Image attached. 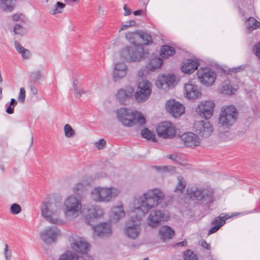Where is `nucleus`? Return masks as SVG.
Masks as SVG:
<instances>
[{
  "label": "nucleus",
  "mask_w": 260,
  "mask_h": 260,
  "mask_svg": "<svg viewBox=\"0 0 260 260\" xmlns=\"http://www.w3.org/2000/svg\"><path fill=\"white\" fill-rule=\"evenodd\" d=\"M65 214L67 216L76 217L81 209V203L74 196H70L65 201Z\"/></svg>",
  "instance_id": "10"
},
{
  "label": "nucleus",
  "mask_w": 260,
  "mask_h": 260,
  "mask_svg": "<svg viewBox=\"0 0 260 260\" xmlns=\"http://www.w3.org/2000/svg\"><path fill=\"white\" fill-rule=\"evenodd\" d=\"M158 135L164 139H171L175 137L176 132L174 125L171 122L164 121L156 127Z\"/></svg>",
  "instance_id": "11"
},
{
  "label": "nucleus",
  "mask_w": 260,
  "mask_h": 260,
  "mask_svg": "<svg viewBox=\"0 0 260 260\" xmlns=\"http://www.w3.org/2000/svg\"><path fill=\"white\" fill-rule=\"evenodd\" d=\"M177 155H173V154H170L168 156V158L169 159H171L173 160H176L177 158Z\"/></svg>",
  "instance_id": "63"
},
{
  "label": "nucleus",
  "mask_w": 260,
  "mask_h": 260,
  "mask_svg": "<svg viewBox=\"0 0 260 260\" xmlns=\"http://www.w3.org/2000/svg\"><path fill=\"white\" fill-rule=\"evenodd\" d=\"M14 31L16 34H21L22 32V26L19 24H16L14 27Z\"/></svg>",
  "instance_id": "51"
},
{
  "label": "nucleus",
  "mask_w": 260,
  "mask_h": 260,
  "mask_svg": "<svg viewBox=\"0 0 260 260\" xmlns=\"http://www.w3.org/2000/svg\"><path fill=\"white\" fill-rule=\"evenodd\" d=\"M88 213L86 216L85 221L87 224L93 226L91 223L92 220L98 218L103 215V210L99 206H92L88 210Z\"/></svg>",
  "instance_id": "21"
},
{
  "label": "nucleus",
  "mask_w": 260,
  "mask_h": 260,
  "mask_svg": "<svg viewBox=\"0 0 260 260\" xmlns=\"http://www.w3.org/2000/svg\"><path fill=\"white\" fill-rule=\"evenodd\" d=\"M198 77L201 82L206 85H211L215 81L216 73L208 68H201L197 72Z\"/></svg>",
  "instance_id": "16"
},
{
  "label": "nucleus",
  "mask_w": 260,
  "mask_h": 260,
  "mask_svg": "<svg viewBox=\"0 0 260 260\" xmlns=\"http://www.w3.org/2000/svg\"><path fill=\"white\" fill-rule=\"evenodd\" d=\"M118 120L125 126L131 127L139 124L141 125L146 122L142 114L136 111H132L126 108H121L116 111Z\"/></svg>",
  "instance_id": "3"
},
{
  "label": "nucleus",
  "mask_w": 260,
  "mask_h": 260,
  "mask_svg": "<svg viewBox=\"0 0 260 260\" xmlns=\"http://www.w3.org/2000/svg\"><path fill=\"white\" fill-rule=\"evenodd\" d=\"M181 140L187 147H194L200 144L199 137L193 133L188 132L181 136Z\"/></svg>",
  "instance_id": "19"
},
{
  "label": "nucleus",
  "mask_w": 260,
  "mask_h": 260,
  "mask_svg": "<svg viewBox=\"0 0 260 260\" xmlns=\"http://www.w3.org/2000/svg\"><path fill=\"white\" fill-rule=\"evenodd\" d=\"M134 89L130 86L119 89L116 95L117 99L122 105H126V102L133 95Z\"/></svg>",
  "instance_id": "20"
},
{
  "label": "nucleus",
  "mask_w": 260,
  "mask_h": 260,
  "mask_svg": "<svg viewBox=\"0 0 260 260\" xmlns=\"http://www.w3.org/2000/svg\"><path fill=\"white\" fill-rule=\"evenodd\" d=\"M255 55L260 59V42L255 45Z\"/></svg>",
  "instance_id": "53"
},
{
  "label": "nucleus",
  "mask_w": 260,
  "mask_h": 260,
  "mask_svg": "<svg viewBox=\"0 0 260 260\" xmlns=\"http://www.w3.org/2000/svg\"><path fill=\"white\" fill-rule=\"evenodd\" d=\"M152 92V84L149 81L143 80L139 83L135 94V100L138 103H143L150 97Z\"/></svg>",
  "instance_id": "7"
},
{
  "label": "nucleus",
  "mask_w": 260,
  "mask_h": 260,
  "mask_svg": "<svg viewBox=\"0 0 260 260\" xmlns=\"http://www.w3.org/2000/svg\"><path fill=\"white\" fill-rule=\"evenodd\" d=\"M236 89L229 84H226L222 87V93L228 95H232L234 94Z\"/></svg>",
  "instance_id": "37"
},
{
  "label": "nucleus",
  "mask_w": 260,
  "mask_h": 260,
  "mask_svg": "<svg viewBox=\"0 0 260 260\" xmlns=\"http://www.w3.org/2000/svg\"><path fill=\"white\" fill-rule=\"evenodd\" d=\"M193 130L203 137H209L213 131L211 124L206 120L196 121L193 124Z\"/></svg>",
  "instance_id": "13"
},
{
  "label": "nucleus",
  "mask_w": 260,
  "mask_h": 260,
  "mask_svg": "<svg viewBox=\"0 0 260 260\" xmlns=\"http://www.w3.org/2000/svg\"><path fill=\"white\" fill-rule=\"evenodd\" d=\"M156 86L159 88H162L164 84H165L164 81H161V77L159 78L158 80L156 82Z\"/></svg>",
  "instance_id": "54"
},
{
  "label": "nucleus",
  "mask_w": 260,
  "mask_h": 260,
  "mask_svg": "<svg viewBox=\"0 0 260 260\" xmlns=\"http://www.w3.org/2000/svg\"><path fill=\"white\" fill-rule=\"evenodd\" d=\"M41 208L42 216L51 223L60 224L61 221L57 218H53V216L56 214L57 207L55 203L52 202H44Z\"/></svg>",
  "instance_id": "8"
},
{
  "label": "nucleus",
  "mask_w": 260,
  "mask_h": 260,
  "mask_svg": "<svg viewBox=\"0 0 260 260\" xmlns=\"http://www.w3.org/2000/svg\"><path fill=\"white\" fill-rule=\"evenodd\" d=\"M79 256L77 254L71 251H67L62 253L58 260H78Z\"/></svg>",
  "instance_id": "31"
},
{
  "label": "nucleus",
  "mask_w": 260,
  "mask_h": 260,
  "mask_svg": "<svg viewBox=\"0 0 260 260\" xmlns=\"http://www.w3.org/2000/svg\"><path fill=\"white\" fill-rule=\"evenodd\" d=\"M60 231L56 226L47 227L40 233L41 239L47 245L55 242Z\"/></svg>",
  "instance_id": "14"
},
{
  "label": "nucleus",
  "mask_w": 260,
  "mask_h": 260,
  "mask_svg": "<svg viewBox=\"0 0 260 260\" xmlns=\"http://www.w3.org/2000/svg\"><path fill=\"white\" fill-rule=\"evenodd\" d=\"M161 81H164L166 85L170 87L173 85L175 81V76L174 75H163L161 76Z\"/></svg>",
  "instance_id": "34"
},
{
  "label": "nucleus",
  "mask_w": 260,
  "mask_h": 260,
  "mask_svg": "<svg viewBox=\"0 0 260 260\" xmlns=\"http://www.w3.org/2000/svg\"><path fill=\"white\" fill-rule=\"evenodd\" d=\"M190 197L193 200L202 201V203L208 207L214 201L213 191L208 189L191 191Z\"/></svg>",
  "instance_id": "9"
},
{
  "label": "nucleus",
  "mask_w": 260,
  "mask_h": 260,
  "mask_svg": "<svg viewBox=\"0 0 260 260\" xmlns=\"http://www.w3.org/2000/svg\"><path fill=\"white\" fill-rule=\"evenodd\" d=\"M144 13V11L143 10H138L134 11L133 14L135 16H139L141 15Z\"/></svg>",
  "instance_id": "59"
},
{
  "label": "nucleus",
  "mask_w": 260,
  "mask_h": 260,
  "mask_svg": "<svg viewBox=\"0 0 260 260\" xmlns=\"http://www.w3.org/2000/svg\"><path fill=\"white\" fill-rule=\"evenodd\" d=\"M77 83H78V80L77 79H75L73 81V86H74V90L77 92V93L80 96L82 93H83V91H82L81 90H79L78 91L77 89Z\"/></svg>",
  "instance_id": "52"
},
{
  "label": "nucleus",
  "mask_w": 260,
  "mask_h": 260,
  "mask_svg": "<svg viewBox=\"0 0 260 260\" xmlns=\"http://www.w3.org/2000/svg\"><path fill=\"white\" fill-rule=\"evenodd\" d=\"M106 141L103 139H101L98 142H97L95 143V146L99 149L100 150V149H102L104 147V146L106 145Z\"/></svg>",
  "instance_id": "46"
},
{
  "label": "nucleus",
  "mask_w": 260,
  "mask_h": 260,
  "mask_svg": "<svg viewBox=\"0 0 260 260\" xmlns=\"http://www.w3.org/2000/svg\"><path fill=\"white\" fill-rule=\"evenodd\" d=\"M14 107L15 106L10 104L6 109V112L9 114H13L14 113Z\"/></svg>",
  "instance_id": "55"
},
{
  "label": "nucleus",
  "mask_w": 260,
  "mask_h": 260,
  "mask_svg": "<svg viewBox=\"0 0 260 260\" xmlns=\"http://www.w3.org/2000/svg\"><path fill=\"white\" fill-rule=\"evenodd\" d=\"M30 89L33 94H36L38 93V89L34 85L30 86Z\"/></svg>",
  "instance_id": "60"
},
{
  "label": "nucleus",
  "mask_w": 260,
  "mask_h": 260,
  "mask_svg": "<svg viewBox=\"0 0 260 260\" xmlns=\"http://www.w3.org/2000/svg\"><path fill=\"white\" fill-rule=\"evenodd\" d=\"M154 168L159 172H168L173 170L174 169L172 166H154Z\"/></svg>",
  "instance_id": "43"
},
{
  "label": "nucleus",
  "mask_w": 260,
  "mask_h": 260,
  "mask_svg": "<svg viewBox=\"0 0 260 260\" xmlns=\"http://www.w3.org/2000/svg\"><path fill=\"white\" fill-rule=\"evenodd\" d=\"M4 255L5 258H12V251L9 249L8 245L5 244L4 248Z\"/></svg>",
  "instance_id": "47"
},
{
  "label": "nucleus",
  "mask_w": 260,
  "mask_h": 260,
  "mask_svg": "<svg viewBox=\"0 0 260 260\" xmlns=\"http://www.w3.org/2000/svg\"><path fill=\"white\" fill-rule=\"evenodd\" d=\"M174 235V230L169 226L164 225L159 229L158 236L163 241L172 239Z\"/></svg>",
  "instance_id": "25"
},
{
  "label": "nucleus",
  "mask_w": 260,
  "mask_h": 260,
  "mask_svg": "<svg viewBox=\"0 0 260 260\" xmlns=\"http://www.w3.org/2000/svg\"><path fill=\"white\" fill-rule=\"evenodd\" d=\"M184 260H198V258L193 251L187 250L184 252Z\"/></svg>",
  "instance_id": "40"
},
{
  "label": "nucleus",
  "mask_w": 260,
  "mask_h": 260,
  "mask_svg": "<svg viewBox=\"0 0 260 260\" xmlns=\"http://www.w3.org/2000/svg\"><path fill=\"white\" fill-rule=\"evenodd\" d=\"M17 102L14 99H11L10 104L15 107L17 105Z\"/></svg>",
  "instance_id": "64"
},
{
  "label": "nucleus",
  "mask_w": 260,
  "mask_h": 260,
  "mask_svg": "<svg viewBox=\"0 0 260 260\" xmlns=\"http://www.w3.org/2000/svg\"><path fill=\"white\" fill-rule=\"evenodd\" d=\"M126 23L127 24V26H128V27L134 26L136 24V22L132 20L126 22Z\"/></svg>",
  "instance_id": "58"
},
{
  "label": "nucleus",
  "mask_w": 260,
  "mask_h": 260,
  "mask_svg": "<svg viewBox=\"0 0 260 260\" xmlns=\"http://www.w3.org/2000/svg\"><path fill=\"white\" fill-rule=\"evenodd\" d=\"M20 54H21L22 58L25 59H29L31 55L30 51L26 49H25V50L22 52Z\"/></svg>",
  "instance_id": "50"
},
{
  "label": "nucleus",
  "mask_w": 260,
  "mask_h": 260,
  "mask_svg": "<svg viewBox=\"0 0 260 260\" xmlns=\"http://www.w3.org/2000/svg\"><path fill=\"white\" fill-rule=\"evenodd\" d=\"M162 64V60L157 56H152L147 65V68L151 71H154L157 69L160 68Z\"/></svg>",
  "instance_id": "26"
},
{
  "label": "nucleus",
  "mask_w": 260,
  "mask_h": 260,
  "mask_svg": "<svg viewBox=\"0 0 260 260\" xmlns=\"http://www.w3.org/2000/svg\"><path fill=\"white\" fill-rule=\"evenodd\" d=\"M248 30L250 32L257 28H260V22L254 18L250 17L245 22Z\"/></svg>",
  "instance_id": "29"
},
{
  "label": "nucleus",
  "mask_w": 260,
  "mask_h": 260,
  "mask_svg": "<svg viewBox=\"0 0 260 260\" xmlns=\"http://www.w3.org/2000/svg\"><path fill=\"white\" fill-rule=\"evenodd\" d=\"M64 135L67 138H71L75 135V132L74 130L73 129L72 126L69 124H66L64 126Z\"/></svg>",
  "instance_id": "39"
},
{
  "label": "nucleus",
  "mask_w": 260,
  "mask_h": 260,
  "mask_svg": "<svg viewBox=\"0 0 260 260\" xmlns=\"http://www.w3.org/2000/svg\"><path fill=\"white\" fill-rule=\"evenodd\" d=\"M200 64L198 59H188L183 62L181 70L186 74H191L198 69Z\"/></svg>",
  "instance_id": "23"
},
{
  "label": "nucleus",
  "mask_w": 260,
  "mask_h": 260,
  "mask_svg": "<svg viewBox=\"0 0 260 260\" xmlns=\"http://www.w3.org/2000/svg\"><path fill=\"white\" fill-rule=\"evenodd\" d=\"M95 234L100 237H108L111 233V225L106 222L92 226Z\"/></svg>",
  "instance_id": "22"
},
{
  "label": "nucleus",
  "mask_w": 260,
  "mask_h": 260,
  "mask_svg": "<svg viewBox=\"0 0 260 260\" xmlns=\"http://www.w3.org/2000/svg\"><path fill=\"white\" fill-rule=\"evenodd\" d=\"M166 108L167 111L174 117H180L185 111L184 106L175 100L168 101Z\"/></svg>",
  "instance_id": "17"
},
{
  "label": "nucleus",
  "mask_w": 260,
  "mask_h": 260,
  "mask_svg": "<svg viewBox=\"0 0 260 260\" xmlns=\"http://www.w3.org/2000/svg\"><path fill=\"white\" fill-rule=\"evenodd\" d=\"M10 211L13 214L16 215L21 212V208L19 204L14 203L11 206Z\"/></svg>",
  "instance_id": "42"
},
{
  "label": "nucleus",
  "mask_w": 260,
  "mask_h": 260,
  "mask_svg": "<svg viewBox=\"0 0 260 260\" xmlns=\"http://www.w3.org/2000/svg\"><path fill=\"white\" fill-rule=\"evenodd\" d=\"M19 15L17 14H14L12 17V19L13 21H18L19 19Z\"/></svg>",
  "instance_id": "62"
},
{
  "label": "nucleus",
  "mask_w": 260,
  "mask_h": 260,
  "mask_svg": "<svg viewBox=\"0 0 260 260\" xmlns=\"http://www.w3.org/2000/svg\"><path fill=\"white\" fill-rule=\"evenodd\" d=\"M225 216L221 217L220 216L215 217L212 222V225L221 224L223 225L225 223V220L227 219Z\"/></svg>",
  "instance_id": "41"
},
{
  "label": "nucleus",
  "mask_w": 260,
  "mask_h": 260,
  "mask_svg": "<svg viewBox=\"0 0 260 260\" xmlns=\"http://www.w3.org/2000/svg\"><path fill=\"white\" fill-rule=\"evenodd\" d=\"M169 216L165 214L164 210H154L150 212L147 219L149 226L155 228L159 225L161 222L167 221Z\"/></svg>",
  "instance_id": "12"
},
{
  "label": "nucleus",
  "mask_w": 260,
  "mask_h": 260,
  "mask_svg": "<svg viewBox=\"0 0 260 260\" xmlns=\"http://www.w3.org/2000/svg\"><path fill=\"white\" fill-rule=\"evenodd\" d=\"M66 7V4L60 2H57L56 4V7L54 9L52 10V14H55L57 13H61V11H57L58 9H63Z\"/></svg>",
  "instance_id": "44"
},
{
  "label": "nucleus",
  "mask_w": 260,
  "mask_h": 260,
  "mask_svg": "<svg viewBox=\"0 0 260 260\" xmlns=\"http://www.w3.org/2000/svg\"><path fill=\"white\" fill-rule=\"evenodd\" d=\"M118 193V190L114 187H96L91 192V198L96 202L107 203L116 197Z\"/></svg>",
  "instance_id": "5"
},
{
  "label": "nucleus",
  "mask_w": 260,
  "mask_h": 260,
  "mask_svg": "<svg viewBox=\"0 0 260 260\" xmlns=\"http://www.w3.org/2000/svg\"><path fill=\"white\" fill-rule=\"evenodd\" d=\"M86 190V186L82 183H78L73 188V192L78 196H81Z\"/></svg>",
  "instance_id": "33"
},
{
  "label": "nucleus",
  "mask_w": 260,
  "mask_h": 260,
  "mask_svg": "<svg viewBox=\"0 0 260 260\" xmlns=\"http://www.w3.org/2000/svg\"><path fill=\"white\" fill-rule=\"evenodd\" d=\"M15 6V0H0V8L4 11L11 12Z\"/></svg>",
  "instance_id": "28"
},
{
  "label": "nucleus",
  "mask_w": 260,
  "mask_h": 260,
  "mask_svg": "<svg viewBox=\"0 0 260 260\" xmlns=\"http://www.w3.org/2000/svg\"><path fill=\"white\" fill-rule=\"evenodd\" d=\"M15 47L17 51L19 53H21L22 52L24 51L25 49L23 47H22L19 43L17 41L15 42Z\"/></svg>",
  "instance_id": "49"
},
{
  "label": "nucleus",
  "mask_w": 260,
  "mask_h": 260,
  "mask_svg": "<svg viewBox=\"0 0 260 260\" xmlns=\"http://www.w3.org/2000/svg\"><path fill=\"white\" fill-rule=\"evenodd\" d=\"M25 98V90L24 88L21 87L20 89V92L19 93L18 100L20 103H24Z\"/></svg>",
  "instance_id": "45"
},
{
  "label": "nucleus",
  "mask_w": 260,
  "mask_h": 260,
  "mask_svg": "<svg viewBox=\"0 0 260 260\" xmlns=\"http://www.w3.org/2000/svg\"><path fill=\"white\" fill-rule=\"evenodd\" d=\"M116 210L114 211L113 213V218L116 220H119L120 218L125 216V212L122 209V206H118L115 209Z\"/></svg>",
  "instance_id": "35"
},
{
  "label": "nucleus",
  "mask_w": 260,
  "mask_h": 260,
  "mask_svg": "<svg viewBox=\"0 0 260 260\" xmlns=\"http://www.w3.org/2000/svg\"><path fill=\"white\" fill-rule=\"evenodd\" d=\"M175 53V49L171 46L165 45L161 46L160 54L161 57L167 58L173 55Z\"/></svg>",
  "instance_id": "27"
},
{
  "label": "nucleus",
  "mask_w": 260,
  "mask_h": 260,
  "mask_svg": "<svg viewBox=\"0 0 260 260\" xmlns=\"http://www.w3.org/2000/svg\"><path fill=\"white\" fill-rule=\"evenodd\" d=\"M42 77V73L40 71L32 72L30 74V81L35 83L39 81Z\"/></svg>",
  "instance_id": "36"
},
{
  "label": "nucleus",
  "mask_w": 260,
  "mask_h": 260,
  "mask_svg": "<svg viewBox=\"0 0 260 260\" xmlns=\"http://www.w3.org/2000/svg\"><path fill=\"white\" fill-rule=\"evenodd\" d=\"M221 226H222V224H218V225H214V226H213L211 229H210L209 230L208 235H210L211 234H212L216 232L219 229V228Z\"/></svg>",
  "instance_id": "48"
},
{
  "label": "nucleus",
  "mask_w": 260,
  "mask_h": 260,
  "mask_svg": "<svg viewBox=\"0 0 260 260\" xmlns=\"http://www.w3.org/2000/svg\"><path fill=\"white\" fill-rule=\"evenodd\" d=\"M123 9L125 11V13H124L125 16H127V15H130L131 14L132 11H131V9L127 8L126 5L124 6Z\"/></svg>",
  "instance_id": "57"
},
{
  "label": "nucleus",
  "mask_w": 260,
  "mask_h": 260,
  "mask_svg": "<svg viewBox=\"0 0 260 260\" xmlns=\"http://www.w3.org/2000/svg\"><path fill=\"white\" fill-rule=\"evenodd\" d=\"M238 116L237 109L230 105L222 109L218 118V124L223 129H229L236 122Z\"/></svg>",
  "instance_id": "4"
},
{
  "label": "nucleus",
  "mask_w": 260,
  "mask_h": 260,
  "mask_svg": "<svg viewBox=\"0 0 260 260\" xmlns=\"http://www.w3.org/2000/svg\"><path fill=\"white\" fill-rule=\"evenodd\" d=\"M164 193L158 188L149 189L134 201L131 219L124 229L125 235L136 239L141 232V221L149 211L161 204L164 200Z\"/></svg>",
  "instance_id": "1"
},
{
  "label": "nucleus",
  "mask_w": 260,
  "mask_h": 260,
  "mask_svg": "<svg viewBox=\"0 0 260 260\" xmlns=\"http://www.w3.org/2000/svg\"><path fill=\"white\" fill-rule=\"evenodd\" d=\"M201 246L208 250H210L211 248L210 244L208 243L206 241H202L201 242Z\"/></svg>",
  "instance_id": "56"
},
{
  "label": "nucleus",
  "mask_w": 260,
  "mask_h": 260,
  "mask_svg": "<svg viewBox=\"0 0 260 260\" xmlns=\"http://www.w3.org/2000/svg\"><path fill=\"white\" fill-rule=\"evenodd\" d=\"M136 38H140V41L141 44L145 45H148L152 44L153 42V39L152 36L146 32L140 33V35H136Z\"/></svg>",
  "instance_id": "30"
},
{
  "label": "nucleus",
  "mask_w": 260,
  "mask_h": 260,
  "mask_svg": "<svg viewBox=\"0 0 260 260\" xmlns=\"http://www.w3.org/2000/svg\"><path fill=\"white\" fill-rule=\"evenodd\" d=\"M214 106L215 104L213 101H205L198 106L196 111L200 116L208 119L212 117Z\"/></svg>",
  "instance_id": "15"
},
{
  "label": "nucleus",
  "mask_w": 260,
  "mask_h": 260,
  "mask_svg": "<svg viewBox=\"0 0 260 260\" xmlns=\"http://www.w3.org/2000/svg\"><path fill=\"white\" fill-rule=\"evenodd\" d=\"M127 73V67L123 62H119L115 64L113 73V78L115 81L124 77Z\"/></svg>",
  "instance_id": "24"
},
{
  "label": "nucleus",
  "mask_w": 260,
  "mask_h": 260,
  "mask_svg": "<svg viewBox=\"0 0 260 260\" xmlns=\"http://www.w3.org/2000/svg\"><path fill=\"white\" fill-rule=\"evenodd\" d=\"M71 248L75 251L83 254L81 257L82 260H92V257L87 254L89 245L83 238L77 235H72L70 237Z\"/></svg>",
  "instance_id": "6"
},
{
  "label": "nucleus",
  "mask_w": 260,
  "mask_h": 260,
  "mask_svg": "<svg viewBox=\"0 0 260 260\" xmlns=\"http://www.w3.org/2000/svg\"><path fill=\"white\" fill-rule=\"evenodd\" d=\"M136 35H140V33L132 32L126 35L127 39L134 46H126L123 48L120 52L121 58L127 62L140 61L146 58L148 55V52L144 50L143 46L140 42V38H136Z\"/></svg>",
  "instance_id": "2"
},
{
  "label": "nucleus",
  "mask_w": 260,
  "mask_h": 260,
  "mask_svg": "<svg viewBox=\"0 0 260 260\" xmlns=\"http://www.w3.org/2000/svg\"><path fill=\"white\" fill-rule=\"evenodd\" d=\"M241 68V67H239L238 68H233V69H230V71L231 72H233V73H237L240 70Z\"/></svg>",
  "instance_id": "61"
},
{
  "label": "nucleus",
  "mask_w": 260,
  "mask_h": 260,
  "mask_svg": "<svg viewBox=\"0 0 260 260\" xmlns=\"http://www.w3.org/2000/svg\"><path fill=\"white\" fill-rule=\"evenodd\" d=\"M177 178L178 183L176 186L175 191H176L177 190H179L182 192L186 186V181L184 180L183 178L180 176H179Z\"/></svg>",
  "instance_id": "38"
},
{
  "label": "nucleus",
  "mask_w": 260,
  "mask_h": 260,
  "mask_svg": "<svg viewBox=\"0 0 260 260\" xmlns=\"http://www.w3.org/2000/svg\"><path fill=\"white\" fill-rule=\"evenodd\" d=\"M141 135L143 138L148 140H151L153 142L157 141V139L154 133L147 128H145L142 131Z\"/></svg>",
  "instance_id": "32"
},
{
  "label": "nucleus",
  "mask_w": 260,
  "mask_h": 260,
  "mask_svg": "<svg viewBox=\"0 0 260 260\" xmlns=\"http://www.w3.org/2000/svg\"><path fill=\"white\" fill-rule=\"evenodd\" d=\"M184 94L185 96L190 100H196L201 96L199 87L192 83H186L184 85Z\"/></svg>",
  "instance_id": "18"
}]
</instances>
